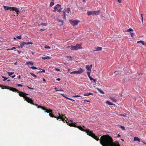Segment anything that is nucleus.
Returning a JSON list of instances; mask_svg holds the SVG:
<instances>
[{"label":"nucleus","instance_id":"obj_1","mask_svg":"<svg viewBox=\"0 0 146 146\" xmlns=\"http://www.w3.org/2000/svg\"><path fill=\"white\" fill-rule=\"evenodd\" d=\"M117 142H113L112 138L108 135H103L100 139V143L103 146H115Z\"/></svg>","mask_w":146,"mask_h":146},{"label":"nucleus","instance_id":"obj_2","mask_svg":"<svg viewBox=\"0 0 146 146\" xmlns=\"http://www.w3.org/2000/svg\"><path fill=\"white\" fill-rule=\"evenodd\" d=\"M35 106H37V108H40L42 109V110H44L45 111V112L47 113H49V115L51 117H54L55 118H56V117L55 116H54L53 114L52 113V110L49 109V110H48L46 109L45 107H43L41 106H39L37 104H35Z\"/></svg>","mask_w":146,"mask_h":146},{"label":"nucleus","instance_id":"obj_3","mask_svg":"<svg viewBox=\"0 0 146 146\" xmlns=\"http://www.w3.org/2000/svg\"><path fill=\"white\" fill-rule=\"evenodd\" d=\"M87 135L94 138L97 141H100V139L98 137V136L96 135L92 131H90Z\"/></svg>","mask_w":146,"mask_h":146},{"label":"nucleus","instance_id":"obj_4","mask_svg":"<svg viewBox=\"0 0 146 146\" xmlns=\"http://www.w3.org/2000/svg\"><path fill=\"white\" fill-rule=\"evenodd\" d=\"M0 87L3 89H7L9 90H10L12 91H17V89L15 88H13V87H10L9 86H3L1 85H0Z\"/></svg>","mask_w":146,"mask_h":146},{"label":"nucleus","instance_id":"obj_5","mask_svg":"<svg viewBox=\"0 0 146 146\" xmlns=\"http://www.w3.org/2000/svg\"><path fill=\"white\" fill-rule=\"evenodd\" d=\"M17 91H13V92H17L18 93H19V95L20 96L22 97H23L24 99L25 98V97H26V95H28V94H26L25 93H24L22 92L19 91L17 89Z\"/></svg>","mask_w":146,"mask_h":146},{"label":"nucleus","instance_id":"obj_6","mask_svg":"<svg viewBox=\"0 0 146 146\" xmlns=\"http://www.w3.org/2000/svg\"><path fill=\"white\" fill-rule=\"evenodd\" d=\"M33 44V43L31 42H20V45L21 48H22L25 45H28L29 44Z\"/></svg>","mask_w":146,"mask_h":146},{"label":"nucleus","instance_id":"obj_7","mask_svg":"<svg viewBox=\"0 0 146 146\" xmlns=\"http://www.w3.org/2000/svg\"><path fill=\"white\" fill-rule=\"evenodd\" d=\"M25 100L28 103H29L35 105L36 104H34L33 102V101L32 99L28 97L27 96L25 97Z\"/></svg>","mask_w":146,"mask_h":146},{"label":"nucleus","instance_id":"obj_8","mask_svg":"<svg viewBox=\"0 0 146 146\" xmlns=\"http://www.w3.org/2000/svg\"><path fill=\"white\" fill-rule=\"evenodd\" d=\"M58 115H59V117L56 118V119L57 120H58L59 119H60L64 122H66V123L67 122L66 121V120H67V119H66V120H65L64 118H63V116L64 115V114L63 115L62 114V115H61L60 114L58 113Z\"/></svg>","mask_w":146,"mask_h":146},{"label":"nucleus","instance_id":"obj_9","mask_svg":"<svg viewBox=\"0 0 146 146\" xmlns=\"http://www.w3.org/2000/svg\"><path fill=\"white\" fill-rule=\"evenodd\" d=\"M79 22V21L77 20H75L73 21H70V23L73 26H74L77 25L78 24V23Z\"/></svg>","mask_w":146,"mask_h":146},{"label":"nucleus","instance_id":"obj_10","mask_svg":"<svg viewBox=\"0 0 146 146\" xmlns=\"http://www.w3.org/2000/svg\"><path fill=\"white\" fill-rule=\"evenodd\" d=\"M76 127L78 128V129H79L81 131H83L84 132H85L86 133H87V134H88L89 132L90 131V130L89 129H87V130H85L84 129L83 127L80 126H77V127Z\"/></svg>","mask_w":146,"mask_h":146},{"label":"nucleus","instance_id":"obj_11","mask_svg":"<svg viewBox=\"0 0 146 146\" xmlns=\"http://www.w3.org/2000/svg\"><path fill=\"white\" fill-rule=\"evenodd\" d=\"M81 45L80 44H77L75 46H74V50H77L78 49H82V48L80 46Z\"/></svg>","mask_w":146,"mask_h":146},{"label":"nucleus","instance_id":"obj_12","mask_svg":"<svg viewBox=\"0 0 146 146\" xmlns=\"http://www.w3.org/2000/svg\"><path fill=\"white\" fill-rule=\"evenodd\" d=\"M70 121L71 122V123H69V122L68 121V122H67V124L69 126L71 127H76L77 126L76 125V123H73L72 121L71 120H70Z\"/></svg>","mask_w":146,"mask_h":146},{"label":"nucleus","instance_id":"obj_13","mask_svg":"<svg viewBox=\"0 0 146 146\" xmlns=\"http://www.w3.org/2000/svg\"><path fill=\"white\" fill-rule=\"evenodd\" d=\"M100 11L99 10L97 11H92V15H98L100 14Z\"/></svg>","mask_w":146,"mask_h":146},{"label":"nucleus","instance_id":"obj_14","mask_svg":"<svg viewBox=\"0 0 146 146\" xmlns=\"http://www.w3.org/2000/svg\"><path fill=\"white\" fill-rule=\"evenodd\" d=\"M10 8H11V9L13 11H15L17 13H18L19 12V10L17 7H11Z\"/></svg>","mask_w":146,"mask_h":146},{"label":"nucleus","instance_id":"obj_15","mask_svg":"<svg viewBox=\"0 0 146 146\" xmlns=\"http://www.w3.org/2000/svg\"><path fill=\"white\" fill-rule=\"evenodd\" d=\"M61 5H60L58 4L57 5H56L54 8V10L53 11V12H55L56 11V10H57L58 9H59L61 7Z\"/></svg>","mask_w":146,"mask_h":146},{"label":"nucleus","instance_id":"obj_16","mask_svg":"<svg viewBox=\"0 0 146 146\" xmlns=\"http://www.w3.org/2000/svg\"><path fill=\"white\" fill-rule=\"evenodd\" d=\"M84 71V70H83L82 68H80L78 69V70L76 71V74H81Z\"/></svg>","mask_w":146,"mask_h":146},{"label":"nucleus","instance_id":"obj_17","mask_svg":"<svg viewBox=\"0 0 146 146\" xmlns=\"http://www.w3.org/2000/svg\"><path fill=\"white\" fill-rule=\"evenodd\" d=\"M84 71V70H83L82 68H80L78 69V70L76 71V74H81Z\"/></svg>","mask_w":146,"mask_h":146},{"label":"nucleus","instance_id":"obj_18","mask_svg":"<svg viewBox=\"0 0 146 146\" xmlns=\"http://www.w3.org/2000/svg\"><path fill=\"white\" fill-rule=\"evenodd\" d=\"M86 69L88 71V72H91V68L90 67L89 65H87L86 66Z\"/></svg>","mask_w":146,"mask_h":146},{"label":"nucleus","instance_id":"obj_19","mask_svg":"<svg viewBox=\"0 0 146 146\" xmlns=\"http://www.w3.org/2000/svg\"><path fill=\"white\" fill-rule=\"evenodd\" d=\"M95 50H94L95 51H100L102 50V48L100 47L97 46L95 47Z\"/></svg>","mask_w":146,"mask_h":146},{"label":"nucleus","instance_id":"obj_20","mask_svg":"<svg viewBox=\"0 0 146 146\" xmlns=\"http://www.w3.org/2000/svg\"><path fill=\"white\" fill-rule=\"evenodd\" d=\"M133 140L134 141H137L139 142H140V139L137 137H134V139Z\"/></svg>","mask_w":146,"mask_h":146},{"label":"nucleus","instance_id":"obj_21","mask_svg":"<svg viewBox=\"0 0 146 146\" xmlns=\"http://www.w3.org/2000/svg\"><path fill=\"white\" fill-rule=\"evenodd\" d=\"M109 98L110 99L113 101L114 102H115L117 101L115 98L114 97H109Z\"/></svg>","mask_w":146,"mask_h":146},{"label":"nucleus","instance_id":"obj_22","mask_svg":"<svg viewBox=\"0 0 146 146\" xmlns=\"http://www.w3.org/2000/svg\"><path fill=\"white\" fill-rule=\"evenodd\" d=\"M121 72L119 70L116 71L114 72V73L116 75H117L121 74Z\"/></svg>","mask_w":146,"mask_h":146},{"label":"nucleus","instance_id":"obj_23","mask_svg":"<svg viewBox=\"0 0 146 146\" xmlns=\"http://www.w3.org/2000/svg\"><path fill=\"white\" fill-rule=\"evenodd\" d=\"M3 7L4 8V9L5 10H7L9 9H11L10 7H7L5 6H3Z\"/></svg>","mask_w":146,"mask_h":146},{"label":"nucleus","instance_id":"obj_24","mask_svg":"<svg viewBox=\"0 0 146 146\" xmlns=\"http://www.w3.org/2000/svg\"><path fill=\"white\" fill-rule=\"evenodd\" d=\"M93 94V93H91V92H89L88 93L84 94V96H88L90 95H92Z\"/></svg>","mask_w":146,"mask_h":146},{"label":"nucleus","instance_id":"obj_25","mask_svg":"<svg viewBox=\"0 0 146 146\" xmlns=\"http://www.w3.org/2000/svg\"><path fill=\"white\" fill-rule=\"evenodd\" d=\"M42 59L43 60H45L46 59H49L50 58L48 56H46L44 57H42Z\"/></svg>","mask_w":146,"mask_h":146},{"label":"nucleus","instance_id":"obj_26","mask_svg":"<svg viewBox=\"0 0 146 146\" xmlns=\"http://www.w3.org/2000/svg\"><path fill=\"white\" fill-rule=\"evenodd\" d=\"M66 11H63V14L62 15L63 18L64 19H66V15H65Z\"/></svg>","mask_w":146,"mask_h":146},{"label":"nucleus","instance_id":"obj_27","mask_svg":"<svg viewBox=\"0 0 146 146\" xmlns=\"http://www.w3.org/2000/svg\"><path fill=\"white\" fill-rule=\"evenodd\" d=\"M106 103L108 104L109 105H113V104L111 102H110L109 101H106Z\"/></svg>","mask_w":146,"mask_h":146},{"label":"nucleus","instance_id":"obj_28","mask_svg":"<svg viewBox=\"0 0 146 146\" xmlns=\"http://www.w3.org/2000/svg\"><path fill=\"white\" fill-rule=\"evenodd\" d=\"M137 43H141L143 45H145V44L144 43V41H142V40L138 41H137Z\"/></svg>","mask_w":146,"mask_h":146},{"label":"nucleus","instance_id":"obj_29","mask_svg":"<svg viewBox=\"0 0 146 146\" xmlns=\"http://www.w3.org/2000/svg\"><path fill=\"white\" fill-rule=\"evenodd\" d=\"M67 47L70 48V49L71 50H74V46L72 45L71 46H68V47Z\"/></svg>","mask_w":146,"mask_h":146},{"label":"nucleus","instance_id":"obj_30","mask_svg":"<svg viewBox=\"0 0 146 146\" xmlns=\"http://www.w3.org/2000/svg\"><path fill=\"white\" fill-rule=\"evenodd\" d=\"M92 11H88L87 12V14L88 15H92Z\"/></svg>","mask_w":146,"mask_h":146},{"label":"nucleus","instance_id":"obj_31","mask_svg":"<svg viewBox=\"0 0 146 146\" xmlns=\"http://www.w3.org/2000/svg\"><path fill=\"white\" fill-rule=\"evenodd\" d=\"M97 89L100 93H102V94H104V92L103 91L101 90L100 89H99L98 88H97Z\"/></svg>","mask_w":146,"mask_h":146},{"label":"nucleus","instance_id":"obj_32","mask_svg":"<svg viewBox=\"0 0 146 146\" xmlns=\"http://www.w3.org/2000/svg\"><path fill=\"white\" fill-rule=\"evenodd\" d=\"M26 63L28 65H29V64H30L31 65H33L34 64L33 63V62H26Z\"/></svg>","mask_w":146,"mask_h":146},{"label":"nucleus","instance_id":"obj_33","mask_svg":"<svg viewBox=\"0 0 146 146\" xmlns=\"http://www.w3.org/2000/svg\"><path fill=\"white\" fill-rule=\"evenodd\" d=\"M133 31V30L131 28H130L129 29H128L126 31V32H130V31Z\"/></svg>","mask_w":146,"mask_h":146},{"label":"nucleus","instance_id":"obj_34","mask_svg":"<svg viewBox=\"0 0 146 146\" xmlns=\"http://www.w3.org/2000/svg\"><path fill=\"white\" fill-rule=\"evenodd\" d=\"M8 74L9 76H10L12 74H14V72H8L7 73Z\"/></svg>","mask_w":146,"mask_h":146},{"label":"nucleus","instance_id":"obj_35","mask_svg":"<svg viewBox=\"0 0 146 146\" xmlns=\"http://www.w3.org/2000/svg\"><path fill=\"white\" fill-rule=\"evenodd\" d=\"M70 11V8H67V9L66 10V11H67V12L68 13H69Z\"/></svg>","mask_w":146,"mask_h":146},{"label":"nucleus","instance_id":"obj_36","mask_svg":"<svg viewBox=\"0 0 146 146\" xmlns=\"http://www.w3.org/2000/svg\"><path fill=\"white\" fill-rule=\"evenodd\" d=\"M44 48H48V49H50V47L49 46H48L47 45H45V46H44Z\"/></svg>","mask_w":146,"mask_h":146},{"label":"nucleus","instance_id":"obj_37","mask_svg":"<svg viewBox=\"0 0 146 146\" xmlns=\"http://www.w3.org/2000/svg\"><path fill=\"white\" fill-rule=\"evenodd\" d=\"M54 89L56 90V91H58V92L61 91H62V92L64 91L63 90H61V89H60V90H56V89H57V88H55Z\"/></svg>","mask_w":146,"mask_h":146},{"label":"nucleus","instance_id":"obj_38","mask_svg":"<svg viewBox=\"0 0 146 146\" xmlns=\"http://www.w3.org/2000/svg\"><path fill=\"white\" fill-rule=\"evenodd\" d=\"M54 4V3L53 2H51L50 4V7H52V6H53Z\"/></svg>","mask_w":146,"mask_h":146},{"label":"nucleus","instance_id":"obj_39","mask_svg":"<svg viewBox=\"0 0 146 146\" xmlns=\"http://www.w3.org/2000/svg\"><path fill=\"white\" fill-rule=\"evenodd\" d=\"M118 115L119 116H123V117H126V114H125V115H124V114H119V115Z\"/></svg>","mask_w":146,"mask_h":146},{"label":"nucleus","instance_id":"obj_40","mask_svg":"<svg viewBox=\"0 0 146 146\" xmlns=\"http://www.w3.org/2000/svg\"><path fill=\"white\" fill-rule=\"evenodd\" d=\"M21 38H22L21 36V35L18 36H17L16 37V38L19 39H21Z\"/></svg>","mask_w":146,"mask_h":146},{"label":"nucleus","instance_id":"obj_41","mask_svg":"<svg viewBox=\"0 0 146 146\" xmlns=\"http://www.w3.org/2000/svg\"><path fill=\"white\" fill-rule=\"evenodd\" d=\"M29 67L32 69H37V68L35 67V66H32L31 67H30L29 66Z\"/></svg>","mask_w":146,"mask_h":146},{"label":"nucleus","instance_id":"obj_42","mask_svg":"<svg viewBox=\"0 0 146 146\" xmlns=\"http://www.w3.org/2000/svg\"><path fill=\"white\" fill-rule=\"evenodd\" d=\"M91 72H87V74L88 77H90V73Z\"/></svg>","mask_w":146,"mask_h":146},{"label":"nucleus","instance_id":"obj_43","mask_svg":"<svg viewBox=\"0 0 146 146\" xmlns=\"http://www.w3.org/2000/svg\"><path fill=\"white\" fill-rule=\"evenodd\" d=\"M2 77L3 78H4L3 80V81H5V80H6L7 79V78H6L4 76H2Z\"/></svg>","mask_w":146,"mask_h":146},{"label":"nucleus","instance_id":"obj_44","mask_svg":"<svg viewBox=\"0 0 146 146\" xmlns=\"http://www.w3.org/2000/svg\"><path fill=\"white\" fill-rule=\"evenodd\" d=\"M70 74H76V71L72 72L70 73Z\"/></svg>","mask_w":146,"mask_h":146},{"label":"nucleus","instance_id":"obj_45","mask_svg":"<svg viewBox=\"0 0 146 146\" xmlns=\"http://www.w3.org/2000/svg\"><path fill=\"white\" fill-rule=\"evenodd\" d=\"M61 94L62 96H63V97H65V98H67V99H69V100H72V99H71V98H67V97H65L64 96V94Z\"/></svg>","mask_w":146,"mask_h":146},{"label":"nucleus","instance_id":"obj_46","mask_svg":"<svg viewBox=\"0 0 146 146\" xmlns=\"http://www.w3.org/2000/svg\"><path fill=\"white\" fill-rule=\"evenodd\" d=\"M115 146H120L119 142H117L115 144Z\"/></svg>","mask_w":146,"mask_h":146},{"label":"nucleus","instance_id":"obj_47","mask_svg":"<svg viewBox=\"0 0 146 146\" xmlns=\"http://www.w3.org/2000/svg\"><path fill=\"white\" fill-rule=\"evenodd\" d=\"M31 75L32 76H33L35 78H36V76L35 74H34L31 73Z\"/></svg>","mask_w":146,"mask_h":146},{"label":"nucleus","instance_id":"obj_48","mask_svg":"<svg viewBox=\"0 0 146 146\" xmlns=\"http://www.w3.org/2000/svg\"><path fill=\"white\" fill-rule=\"evenodd\" d=\"M41 25L42 26H46V23H42L41 24Z\"/></svg>","mask_w":146,"mask_h":146},{"label":"nucleus","instance_id":"obj_49","mask_svg":"<svg viewBox=\"0 0 146 146\" xmlns=\"http://www.w3.org/2000/svg\"><path fill=\"white\" fill-rule=\"evenodd\" d=\"M62 8H61V7H60V8H59V9H58V11L60 13V12L61 11H62Z\"/></svg>","mask_w":146,"mask_h":146},{"label":"nucleus","instance_id":"obj_50","mask_svg":"<svg viewBox=\"0 0 146 146\" xmlns=\"http://www.w3.org/2000/svg\"><path fill=\"white\" fill-rule=\"evenodd\" d=\"M130 33L131 34V37H133L134 35V33H131V32Z\"/></svg>","mask_w":146,"mask_h":146},{"label":"nucleus","instance_id":"obj_51","mask_svg":"<svg viewBox=\"0 0 146 146\" xmlns=\"http://www.w3.org/2000/svg\"><path fill=\"white\" fill-rule=\"evenodd\" d=\"M17 85L18 87H22L23 86L22 85L19 84H17Z\"/></svg>","mask_w":146,"mask_h":146},{"label":"nucleus","instance_id":"obj_52","mask_svg":"<svg viewBox=\"0 0 146 146\" xmlns=\"http://www.w3.org/2000/svg\"><path fill=\"white\" fill-rule=\"evenodd\" d=\"M120 127L121 128L122 130H124L125 129V128L123 126H121Z\"/></svg>","mask_w":146,"mask_h":146},{"label":"nucleus","instance_id":"obj_53","mask_svg":"<svg viewBox=\"0 0 146 146\" xmlns=\"http://www.w3.org/2000/svg\"><path fill=\"white\" fill-rule=\"evenodd\" d=\"M45 72V70H43L41 71H40L39 72H38L39 73H41V72H43L44 73Z\"/></svg>","mask_w":146,"mask_h":146},{"label":"nucleus","instance_id":"obj_54","mask_svg":"<svg viewBox=\"0 0 146 146\" xmlns=\"http://www.w3.org/2000/svg\"><path fill=\"white\" fill-rule=\"evenodd\" d=\"M141 19H142V23H143V14H141Z\"/></svg>","mask_w":146,"mask_h":146},{"label":"nucleus","instance_id":"obj_55","mask_svg":"<svg viewBox=\"0 0 146 146\" xmlns=\"http://www.w3.org/2000/svg\"><path fill=\"white\" fill-rule=\"evenodd\" d=\"M80 97V95H75L73 96V97Z\"/></svg>","mask_w":146,"mask_h":146},{"label":"nucleus","instance_id":"obj_56","mask_svg":"<svg viewBox=\"0 0 146 146\" xmlns=\"http://www.w3.org/2000/svg\"><path fill=\"white\" fill-rule=\"evenodd\" d=\"M15 49H16V48L15 47H13L12 48H11L10 50H13Z\"/></svg>","mask_w":146,"mask_h":146},{"label":"nucleus","instance_id":"obj_57","mask_svg":"<svg viewBox=\"0 0 146 146\" xmlns=\"http://www.w3.org/2000/svg\"><path fill=\"white\" fill-rule=\"evenodd\" d=\"M85 101H86L87 102H90V101L88 100H84Z\"/></svg>","mask_w":146,"mask_h":146},{"label":"nucleus","instance_id":"obj_58","mask_svg":"<svg viewBox=\"0 0 146 146\" xmlns=\"http://www.w3.org/2000/svg\"><path fill=\"white\" fill-rule=\"evenodd\" d=\"M27 87H28V88H29V89H32V90H33V89H34V88H31V87H29V86H27Z\"/></svg>","mask_w":146,"mask_h":146},{"label":"nucleus","instance_id":"obj_59","mask_svg":"<svg viewBox=\"0 0 146 146\" xmlns=\"http://www.w3.org/2000/svg\"><path fill=\"white\" fill-rule=\"evenodd\" d=\"M118 2L121 3V0H117Z\"/></svg>","mask_w":146,"mask_h":146},{"label":"nucleus","instance_id":"obj_60","mask_svg":"<svg viewBox=\"0 0 146 146\" xmlns=\"http://www.w3.org/2000/svg\"><path fill=\"white\" fill-rule=\"evenodd\" d=\"M55 69L57 71H59L60 70L59 69L57 68H55Z\"/></svg>","mask_w":146,"mask_h":146},{"label":"nucleus","instance_id":"obj_61","mask_svg":"<svg viewBox=\"0 0 146 146\" xmlns=\"http://www.w3.org/2000/svg\"><path fill=\"white\" fill-rule=\"evenodd\" d=\"M142 142L144 144H146V142L144 141H142Z\"/></svg>","mask_w":146,"mask_h":146},{"label":"nucleus","instance_id":"obj_62","mask_svg":"<svg viewBox=\"0 0 146 146\" xmlns=\"http://www.w3.org/2000/svg\"><path fill=\"white\" fill-rule=\"evenodd\" d=\"M56 80L57 81H59L60 80V78H56Z\"/></svg>","mask_w":146,"mask_h":146},{"label":"nucleus","instance_id":"obj_63","mask_svg":"<svg viewBox=\"0 0 146 146\" xmlns=\"http://www.w3.org/2000/svg\"><path fill=\"white\" fill-rule=\"evenodd\" d=\"M45 30V29H40V31H44Z\"/></svg>","mask_w":146,"mask_h":146},{"label":"nucleus","instance_id":"obj_64","mask_svg":"<svg viewBox=\"0 0 146 146\" xmlns=\"http://www.w3.org/2000/svg\"><path fill=\"white\" fill-rule=\"evenodd\" d=\"M89 78L90 80H93V78L91 77H89Z\"/></svg>","mask_w":146,"mask_h":146}]
</instances>
